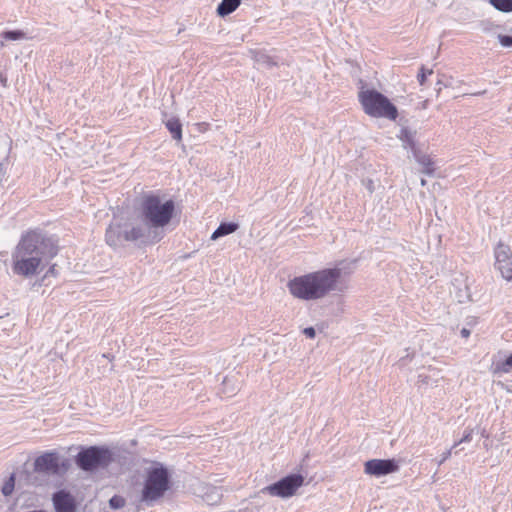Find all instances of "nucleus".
Masks as SVG:
<instances>
[{
  "mask_svg": "<svg viewBox=\"0 0 512 512\" xmlns=\"http://www.w3.org/2000/svg\"><path fill=\"white\" fill-rule=\"evenodd\" d=\"M341 276L342 269L339 267L324 268L294 277L288 281L287 287L291 295L297 299L318 300L337 289Z\"/></svg>",
  "mask_w": 512,
  "mask_h": 512,
  "instance_id": "nucleus-1",
  "label": "nucleus"
},
{
  "mask_svg": "<svg viewBox=\"0 0 512 512\" xmlns=\"http://www.w3.org/2000/svg\"><path fill=\"white\" fill-rule=\"evenodd\" d=\"M162 238V231H150L144 225H133L127 221L111 222L105 231V242L113 249L124 247L126 242L155 244Z\"/></svg>",
  "mask_w": 512,
  "mask_h": 512,
  "instance_id": "nucleus-2",
  "label": "nucleus"
},
{
  "mask_svg": "<svg viewBox=\"0 0 512 512\" xmlns=\"http://www.w3.org/2000/svg\"><path fill=\"white\" fill-rule=\"evenodd\" d=\"M172 487V475L169 469L160 462H154L146 469V477L141 491V502L148 507L164 497Z\"/></svg>",
  "mask_w": 512,
  "mask_h": 512,
  "instance_id": "nucleus-3",
  "label": "nucleus"
},
{
  "mask_svg": "<svg viewBox=\"0 0 512 512\" xmlns=\"http://www.w3.org/2000/svg\"><path fill=\"white\" fill-rule=\"evenodd\" d=\"M140 212L146 229L157 231L170 223L175 212V203L172 199L162 202L158 195L149 194L143 197Z\"/></svg>",
  "mask_w": 512,
  "mask_h": 512,
  "instance_id": "nucleus-4",
  "label": "nucleus"
},
{
  "mask_svg": "<svg viewBox=\"0 0 512 512\" xmlns=\"http://www.w3.org/2000/svg\"><path fill=\"white\" fill-rule=\"evenodd\" d=\"M16 248L29 257L39 258L42 268L58 253V245L52 237L33 230L21 236Z\"/></svg>",
  "mask_w": 512,
  "mask_h": 512,
  "instance_id": "nucleus-5",
  "label": "nucleus"
},
{
  "mask_svg": "<svg viewBox=\"0 0 512 512\" xmlns=\"http://www.w3.org/2000/svg\"><path fill=\"white\" fill-rule=\"evenodd\" d=\"M363 111L370 117L386 118L395 121L398 118L397 107L387 96L376 89H366L358 93Z\"/></svg>",
  "mask_w": 512,
  "mask_h": 512,
  "instance_id": "nucleus-6",
  "label": "nucleus"
},
{
  "mask_svg": "<svg viewBox=\"0 0 512 512\" xmlns=\"http://www.w3.org/2000/svg\"><path fill=\"white\" fill-rule=\"evenodd\" d=\"M114 460V454L108 447L98 445L81 447L80 451L75 456L77 467L86 472L105 469L114 462Z\"/></svg>",
  "mask_w": 512,
  "mask_h": 512,
  "instance_id": "nucleus-7",
  "label": "nucleus"
},
{
  "mask_svg": "<svg viewBox=\"0 0 512 512\" xmlns=\"http://www.w3.org/2000/svg\"><path fill=\"white\" fill-rule=\"evenodd\" d=\"M304 476L299 473H292L282 477L278 481L263 487L261 494H267L273 497L290 498L304 484Z\"/></svg>",
  "mask_w": 512,
  "mask_h": 512,
  "instance_id": "nucleus-8",
  "label": "nucleus"
},
{
  "mask_svg": "<svg viewBox=\"0 0 512 512\" xmlns=\"http://www.w3.org/2000/svg\"><path fill=\"white\" fill-rule=\"evenodd\" d=\"M42 269L39 258L29 257L15 247L12 253V271L15 275L28 278Z\"/></svg>",
  "mask_w": 512,
  "mask_h": 512,
  "instance_id": "nucleus-9",
  "label": "nucleus"
},
{
  "mask_svg": "<svg viewBox=\"0 0 512 512\" xmlns=\"http://www.w3.org/2000/svg\"><path fill=\"white\" fill-rule=\"evenodd\" d=\"M61 468L66 470L67 463L63 461L60 464V456L56 451L45 452L34 461L35 472L56 475L60 473Z\"/></svg>",
  "mask_w": 512,
  "mask_h": 512,
  "instance_id": "nucleus-10",
  "label": "nucleus"
},
{
  "mask_svg": "<svg viewBox=\"0 0 512 512\" xmlns=\"http://www.w3.org/2000/svg\"><path fill=\"white\" fill-rule=\"evenodd\" d=\"M495 268L500 272L501 276L507 280H512V251L506 244L499 243L495 250Z\"/></svg>",
  "mask_w": 512,
  "mask_h": 512,
  "instance_id": "nucleus-11",
  "label": "nucleus"
},
{
  "mask_svg": "<svg viewBox=\"0 0 512 512\" xmlns=\"http://www.w3.org/2000/svg\"><path fill=\"white\" fill-rule=\"evenodd\" d=\"M399 470V461L395 459H371L365 462L364 472L375 477H382Z\"/></svg>",
  "mask_w": 512,
  "mask_h": 512,
  "instance_id": "nucleus-12",
  "label": "nucleus"
},
{
  "mask_svg": "<svg viewBox=\"0 0 512 512\" xmlns=\"http://www.w3.org/2000/svg\"><path fill=\"white\" fill-rule=\"evenodd\" d=\"M52 503L56 512H76L77 510L75 498L65 489L53 493Z\"/></svg>",
  "mask_w": 512,
  "mask_h": 512,
  "instance_id": "nucleus-13",
  "label": "nucleus"
},
{
  "mask_svg": "<svg viewBox=\"0 0 512 512\" xmlns=\"http://www.w3.org/2000/svg\"><path fill=\"white\" fill-rule=\"evenodd\" d=\"M416 134V131L409 129L408 127H402L398 135V138L403 143V147L410 149L412 153H414L415 150H418L416 144Z\"/></svg>",
  "mask_w": 512,
  "mask_h": 512,
  "instance_id": "nucleus-14",
  "label": "nucleus"
},
{
  "mask_svg": "<svg viewBox=\"0 0 512 512\" xmlns=\"http://www.w3.org/2000/svg\"><path fill=\"white\" fill-rule=\"evenodd\" d=\"M413 154L414 159L423 167L422 173L432 176L435 172L434 162L430 156L422 153L419 149L415 150Z\"/></svg>",
  "mask_w": 512,
  "mask_h": 512,
  "instance_id": "nucleus-15",
  "label": "nucleus"
},
{
  "mask_svg": "<svg viewBox=\"0 0 512 512\" xmlns=\"http://www.w3.org/2000/svg\"><path fill=\"white\" fill-rule=\"evenodd\" d=\"M253 54V60L254 62L259 66V67H264V68H272L274 66H277V61L271 57L270 55L266 54L265 52L263 51H254L252 52Z\"/></svg>",
  "mask_w": 512,
  "mask_h": 512,
  "instance_id": "nucleus-16",
  "label": "nucleus"
},
{
  "mask_svg": "<svg viewBox=\"0 0 512 512\" xmlns=\"http://www.w3.org/2000/svg\"><path fill=\"white\" fill-rule=\"evenodd\" d=\"M239 225L235 222H222L212 233L211 239L216 240L226 235L234 233L238 229Z\"/></svg>",
  "mask_w": 512,
  "mask_h": 512,
  "instance_id": "nucleus-17",
  "label": "nucleus"
},
{
  "mask_svg": "<svg viewBox=\"0 0 512 512\" xmlns=\"http://www.w3.org/2000/svg\"><path fill=\"white\" fill-rule=\"evenodd\" d=\"M241 4V0H222L217 7V14L221 17L233 13Z\"/></svg>",
  "mask_w": 512,
  "mask_h": 512,
  "instance_id": "nucleus-18",
  "label": "nucleus"
},
{
  "mask_svg": "<svg viewBox=\"0 0 512 512\" xmlns=\"http://www.w3.org/2000/svg\"><path fill=\"white\" fill-rule=\"evenodd\" d=\"M165 126L168 131L171 133V136L176 141L182 140V124L180 120L176 117L169 118L165 122Z\"/></svg>",
  "mask_w": 512,
  "mask_h": 512,
  "instance_id": "nucleus-19",
  "label": "nucleus"
},
{
  "mask_svg": "<svg viewBox=\"0 0 512 512\" xmlns=\"http://www.w3.org/2000/svg\"><path fill=\"white\" fill-rule=\"evenodd\" d=\"M222 498V492L218 487H208L204 496V500L210 504L218 503Z\"/></svg>",
  "mask_w": 512,
  "mask_h": 512,
  "instance_id": "nucleus-20",
  "label": "nucleus"
},
{
  "mask_svg": "<svg viewBox=\"0 0 512 512\" xmlns=\"http://www.w3.org/2000/svg\"><path fill=\"white\" fill-rule=\"evenodd\" d=\"M236 391L237 387L234 385L233 379L230 377H225L219 393L223 394L224 397H231L235 395Z\"/></svg>",
  "mask_w": 512,
  "mask_h": 512,
  "instance_id": "nucleus-21",
  "label": "nucleus"
},
{
  "mask_svg": "<svg viewBox=\"0 0 512 512\" xmlns=\"http://www.w3.org/2000/svg\"><path fill=\"white\" fill-rule=\"evenodd\" d=\"M489 3L501 12H512V0H489Z\"/></svg>",
  "mask_w": 512,
  "mask_h": 512,
  "instance_id": "nucleus-22",
  "label": "nucleus"
},
{
  "mask_svg": "<svg viewBox=\"0 0 512 512\" xmlns=\"http://www.w3.org/2000/svg\"><path fill=\"white\" fill-rule=\"evenodd\" d=\"M25 36L26 35L22 30H6L1 34V37L8 41L22 40Z\"/></svg>",
  "mask_w": 512,
  "mask_h": 512,
  "instance_id": "nucleus-23",
  "label": "nucleus"
},
{
  "mask_svg": "<svg viewBox=\"0 0 512 512\" xmlns=\"http://www.w3.org/2000/svg\"><path fill=\"white\" fill-rule=\"evenodd\" d=\"M14 487H15V474L12 473L7 478V480L4 482V484L1 488V492L4 496H10L14 491Z\"/></svg>",
  "mask_w": 512,
  "mask_h": 512,
  "instance_id": "nucleus-24",
  "label": "nucleus"
},
{
  "mask_svg": "<svg viewBox=\"0 0 512 512\" xmlns=\"http://www.w3.org/2000/svg\"><path fill=\"white\" fill-rule=\"evenodd\" d=\"M433 73L432 69H426L424 66H421L418 74H417V80L420 85H424L426 78L428 75H431Z\"/></svg>",
  "mask_w": 512,
  "mask_h": 512,
  "instance_id": "nucleus-25",
  "label": "nucleus"
},
{
  "mask_svg": "<svg viewBox=\"0 0 512 512\" xmlns=\"http://www.w3.org/2000/svg\"><path fill=\"white\" fill-rule=\"evenodd\" d=\"M109 505L112 509H119L125 505V500L121 496H113L109 500Z\"/></svg>",
  "mask_w": 512,
  "mask_h": 512,
  "instance_id": "nucleus-26",
  "label": "nucleus"
},
{
  "mask_svg": "<svg viewBox=\"0 0 512 512\" xmlns=\"http://www.w3.org/2000/svg\"><path fill=\"white\" fill-rule=\"evenodd\" d=\"M472 434H473V429L471 428H466L464 433H463V436L459 439L458 442H456L453 446L456 447L457 445L461 444V443H468L472 440Z\"/></svg>",
  "mask_w": 512,
  "mask_h": 512,
  "instance_id": "nucleus-27",
  "label": "nucleus"
},
{
  "mask_svg": "<svg viewBox=\"0 0 512 512\" xmlns=\"http://www.w3.org/2000/svg\"><path fill=\"white\" fill-rule=\"evenodd\" d=\"M498 41L503 47L512 48V35L499 34Z\"/></svg>",
  "mask_w": 512,
  "mask_h": 512,
  "instance_id": "nucleus-28",
  "label": "nucleus"
},
{
  "mask_svg": "<svg viewBox=\"0 0 512 512\" xmlns=\"http://www.w3.org/2000/svg\"><path fill=\"white\" fill-rule=\"evenodd\" d=\"M511 367H512V353L505 359L504 362L498 364V366H497L498 370H500L504 373L509 372Z\"/></svg>",
  "mask_w": 512,
  "mask_h": 512,
  "instance_id": "nucleus-29",
  "label": "nucleus"
},
{
  "mask_svg": "<svg viewBox=\"0 0 512 512\" xmlns=\"http://www.w3.org/2000/svg\"><path fill=\"white\" fill-rule=\"evenodd\" d=\"M363 184L366 189L372 194L375 190L374 182L371 179L363 180Z\"/></svg>",
  "mask_w": 512,
  "mask_h": 512,
  "instance_id": "nucleus-30",
  "label": "nucleus"
},
{
  "mask_svg": "<svg viewBox=\"0 0 512 512\" xmlns=\"http://www.w3.org/2000/svg\"><path fill=\"white\" fill-rule=\"evenodd\" d=\"M303 333L309 339H313L316 335L315 329L313 327H306L303 330Z\"/></svg>",
  "mask_w": 512,
  "mask_h": 512,
  "instance_id": "nucleus-31",
  "label": "nucleus"
},
{
  "mask_svg": "<svg viewBox=\"0 0 512 512\" xmlns=\"http://www.w3.org/2000/svg\"><path fill=\"white\" fill-rule=\"evenodd\" d=\"M451 453H452V449L445 451L441 455V459L439 460L438 464L441 465L442 463H444L451 456Z\"/></svg>",
  "mask_w": 512,
  "mask_h": 512,
  "instance_id": "nucleus-32",
  "label": "nucleus"
},
{
  "mask_svg": "<svg viewBox=\"0 0 512 512\" xmlns=\"http://www.w3.org/2000/svg\"><path fill=\"white\" fill-rule=\"evenodd\" d=\"M460 334L463 338H468L471 334V331L470 329L466 328V327H463L460 331Z\"/></svg>",
  "mask_w": 512,
  "mask_h": 512,
  "instance_id": "nucleus-33",
  "label": "nucleus"
},
{
  "mask_svg": "<svg viewBox=\"0 0 512 512\" xmlns=\"http://www.w3.org/2000/svg\"><path fill=\"white\" fill-rule=\"evenodd\" d=\"M55 265H52L46 272V275L45 276H49V275H55Z\"/></svg>",
  "mask_w": 512,
  "mask_h": 512,
  "instance_id": "nucleus-34",
  "label": "nucleus"
},
{
  "mask_svg": "<svg viewBox=\"0 0 512 512\" xmlns=\"http://www.w3.org/2000/svg\"><path fill=\"white\" fill-rule=\"evenodd\" d=\"M476 323V319L472 317L470 320L467 321V325L472 326Z\"/></svg>",
  "mask_w": 512,
  "mask_h": 512,
  "instance_id": "nucleus-35",
  "label": "nucleus"
},
{
  "mask_svg": "<svg viewBox=\"0 0 512 512\" xmlns=\"http://www.w3.org/2000/svg\"><path fill=\"white\" fill-rule=\"evenodd\" d=\"M0 82L2 83L3 86H6V78L3 77L2 74L0 75Z\"/></svg>",
  "mask_w": 512,
  "mask_h": 512,
  "instance_id": "nucleus-36",
  "label": "nucleus"
},
{
  "mask_svg": "<svg viewBox=\"0 0 512 512\" xmlns=\"http://www.w3.org/2000/svg\"><path fill=\"white\" fill-rule=\"evenodd\" d=\"M485 93H486V90H483V91L472 93L471 95L479 96V95H484Z\"/></svg>",
  "mask_w": 512,
  "mask_h": 512,
  "instance_id": "nucleus-37",
  "label": "nucleus"
},
{
  "mask_svg": "<svg viewBox=\"0 0 512 512\" xmlns=\"http://www.w3.org/2000/svg\"><path fill=\"white\" fill-rule=\"evenodd\" d=\"M421 185L422 186H425L426 185V181L424 179H421Z\"/></svg>",
  "mask_w": 512,
  "mask_h": 512,
  "instance_id": "nucleus-38",
  "label": "nucleus"
}]
</instances>
